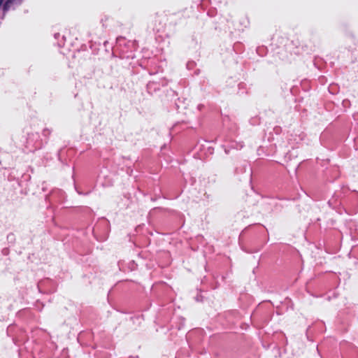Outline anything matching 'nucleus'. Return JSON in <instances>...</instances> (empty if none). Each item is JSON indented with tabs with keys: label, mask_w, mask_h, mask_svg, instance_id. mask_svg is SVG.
Returning a JSON list of instances; mask_svg holds the SVG:
<instances>
[{
	"label": "nucleus",
	"mask_w": 358,
	"mask_h": 358,
	"mask_svg": "<svg viewBox=\"0 0 358 358\" xmlns=\"http://www.w3.org/2000/svg\"><path fill=\"white\" fill-rule=\"evenodd\" d=\"M3 0H0V6L2 5Z\"/></svg>",
	"instance_id": "nucleus-3"
},
{
	"label": "nucleus",
	"mask_w": 358,
	"mask_h": 358,
	"mask_svg": "<svg viewBox=\"0 0 358 358\" xmlns=\"http://www.w3.org/2000/svg\"><path fill=\"white\" fill-rule=\"evenodd\" d=\"M11 6L12 4L8 0L4 3L3 6V10L4 14L10 9Z\"/></svg>",
	"instance_id": "nucleus-1"
},
{
	"label": "nucleus",
	"mask_w": 358,
	"mask_h": 358,
	"mask_svg": "<svg viewBox=\"0 0 358 358\" xmlns=\"http://www.w3.org/2000/svg\"><path fill=\"white\" fill-rule=\"evenodd\" d=\"M12 5L20 4L23 0H8Z\"/></svg>",
	"instance_id": "nucleus-2"
}]
</instances>
